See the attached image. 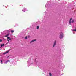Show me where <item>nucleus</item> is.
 Instances as JSON below:
<instances>
[{
    "instance_id": "obj_8",
    "label": "nucleus",
    "mask_w": 76,
    "mask_h": 76,
    "mask_svg": "<svg viewBox=\"0 0 76 76\" xmlns=\"http://www.w3.org/2000/svg\"><path fill=\"white\" fill-rule=\"evenodd\" d=\"M4 46V44H1V47H3V46Z\"/></svg>"
},
{
    "instance_id": "obj_18",
    "label": "nucleus",
    "mask_w": 76,
    "mask_h": 76,
    "mask_svg": "<svg viewBox=\"0 0 76 76\" xmlns=\"http://www.w3.org/2000/svg\"><path fill=\"white\" fill-rule=\"evenodd\" d=\"M4 41H5L6 40V39H4Z\"/></svg>"
},
{
    "instance_id": "obj_12",
    "label": "nucleus",
    "mask_w": 76,
    "mask_h": 76,
    "mask_svg": "<svg viewBox=\"0 0 76 76\" xmlns=\"http://www.w3.org/2000/svg\"><path fill=\"white\" fill-rule=\"evenodd\" d=\"M11 32L12 33H13V32H14V30H11Z\"/></svg>"
},
{
    "instance_id": "obj_19",
    "label": "nucleus",
    "mask_w": 76,
    "mask_h": 76,
    "mask_svg": "<svg viewBox=\"0 0 76 76\" xmlns=\"http://www.w3.org/2000/svg\"><path fill=\"white\" fill-rule=\"evenodd\" d=\"M26 39H27V38H25Z\"/></svg>"
},
{
    "instance_id": "obj_14",
    "label": "nucleus",
    "mask_w": 76,
    "mask_h": 76,
    "mask_svg": "<svg viewBox=\"0 0 76 76\" xmlns=\"http://www.w3.org/2000/svg\"><path fill=\"white\" fill-rule=\"evenodd\" d=\"M73 31H76V28L73 30Z\"/></svg>"
},
{
    "instance_id": "obj_2",
    "label": "nucleus",
    "mask_w": 76,
    "mask_h": 76,
    "mask_svg": "<svg viewBox=\"0 0 76 76\" xmlns=\"http://www.w3.org/2000/svg\"><path fill=\"white\" fill-rule=\"evenodd\" d=\"M72 20V18H71V19H70L69 21V24H71V23H73L74 22V21L75 20H72L71 21V20Z\"/></svg>"
},
{
    "instance_id": "obj_3",
    "label": "nucleus",
    "mask_w": 76,
    "mask_h": 76,
    "mask_svg": "<svg viewBox=\"0 0 76 76\" xmlns=\"http://www.w3.org/2000/svg\"><path fill=\"white\" fill-rule=\"evenodd\" d=\"M56 41L55 40L53 43V48H54V47H55V45H56Z\"/></svg>"
},
{
    "instance_id": "obj_17",
    "label": "nucleus",
    "mask_w": 76,
    "mask_h": 76,
    "mask_svg": "<svg viewBox=\"0 0 76 76\" xmlns=\"http://www.w3.org/2000/svg\"><path fill=\"white\" fill-rule=\"evenodd\" d=\"M7 38H10V37H8Z\"/></svg>"
},
{
    "instance_id": "obj_7",
    "label": "nucleus",
    "mask_w": 76,
    "mask_h": 76,
    "mask_svg": "<svg viewBox=\"0 0 76 76\" xmlns=\"http://www.w3.org/2000/svg\"><path fill=\"white\" fill-rule=\"evenodd\" d=\"M30 38V36H28V37H27V36H26L25 37V38Z\"/></svg>"
},
{
    "instance_id": "obj_4",
    "label": "nucleus",
    "mask_w": 76,
    "mask_h": 76,
    "mask_svg": "<svg viewBox=\"0 0 76 76\" xmlns=\"http://www.w3.org/2000/svg\"><path fill=\"white\" fill-rule=\"evenodd\" d=\"M34 41H36V39H34L32 40L30 42V43H32V42H34Z\"/></svg>"
},
{
    "instance_id": "obj_6",
    "label": "nucleus",
    "mask_w": 76,
    "mask_h": 76,
    "mask_svg": "<svg viewBox=\"0 0 76 76\" xmlns=\"http://www.w3.org/2000/svg\"><path fill=\"white\" fill-rule=\"evenodd\" d=\"M10 35V34L9 33L7 34L5 36V37H7L9 35Z\"/></svg>"
},
{
    "instance_id": "obj_9",
    "label": "nucleus",
    "mask_w": 76,
    "mask_h": 76,
    "mask_svg": "<svg viewBox=\"0 0 76 76\" xmlns=\"http://www.w3.org/2000/svg\"><path fill=\"white\" fill-rule=\"evenodd\" d=\"M8 39H7V41H9V40H11L12 39H11L10 38H8Z\"/></svg>"
},
{
    "instance_id": "obj_10",
    "label": "nucleus",
    "mask_w": 76,
    "mask_h": 76,
    "mask_svg": "<svg viewBox=\"0 0 76 76\" xmlns=\"http://www.w3.org/2000/svg\"><path fill=\"white\" fill-rule=\"evenodd\" d=\"M39 26H37V28H36V29H39Z\"/></svg>"
},
{
    "instance_id": "obj_5",
    "label": "nucleus",
    "mask_w": 76,
    "mask_h": 76,
    "mask_svg": "<svg viewBox=\"0 0 76 76\" xmlns=\"http://www.w3.org/2000/svg\"><path fill=\"white\" fill-rule=\"evenodd\" d=\"M9 51H10V50L7 51L6 53H4V54H6V53H9Z\"/></svg>"
},
{
    "instance_id": "obj_13",
    "label": "nucleus",
    "mask_w": 76,
    "mask_h": 76,
    "mask_svg": "<svg viewBox=\"0 0 76 76\" xmlns=\"http://www.w3.org/2000/svg\"><path fill=\"white\" fill-rule=\"evenodd\" d=\"M1 64H3V63H2V62H3V60H1Z\"/></svg>"
},
{
    "instance_id": "obj_16",
    "label": "nucleus",
    "mask_w": 76,
    "mask_h": 76,
    "mask_svg": "<svg viewBox=\"0 0 76 76\" xmlns=\"http://www.w3.org/2000/svg\"><path fill=\"white\" fill-rule=\"evenodd\" d=\"M2 40L1 39H0V42H2Z\"/></svg>"
},
{
    "instance_id": "obj_15",
    "label": "nucleus",
    "mask_w": 76,
    "mask_h": 76,
    "mask_svg": "<svg viewBox=\"0 0 76 76\" xmlns=\"http://www.w3.org/2000/svg\"><path fill=\"white\" fill-rule=\"evenodd\" d=\"M9 61V60H7V63H8Z\"/></svg>"
},
{
    "instance_id": "obj_20",
    "label": "nucleus",
    "mask_w": 76,
    "mask_h": 76,
    "mask_svg": "<svg viewBox=\"0 0 76 76\" xmlns=\"http://www.w3.org/2000/svg\"><path fill=\"white\" fill-rule=\"evenodd\" d=\"M9 57V56H8V57Z\"/></svg>"
},
{
    "instance_id": "obj_11",
    "label": "nucleus",
    "mask_w": 76,
    "mask_h": 76,
    "mask_svg": "<svg viewBox=\"0 0 76 76\" xmlns=\"http://www.w3.org/2000/svg\"><path fill=\"white\" fill-rule=\"evenodd\" d=\"M49 75L50 76H52V74H51V73H49Z\"/></svg>"
},
{
    "instance_id": "obj_1",
    "label": "nucleus",
    "mask_w": 76,
    "mask_h": 76,
    "mask_svg": "<svg viewBox=\"0 0 76 76\" xmlns=\"http://www.w3.org/2000/svg\"><path fill=\"white\" fill-rule=\"evenodd\" d=\"M60 37L61 38H63V37H64V34L63 32H60Z\"/></svg>"
}]
</instances>
